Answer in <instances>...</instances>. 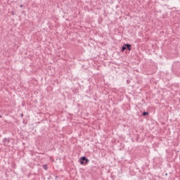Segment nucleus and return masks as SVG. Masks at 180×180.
I'll use <instances>...</instances> for the list:
<instances>
[{"label":"nucleus","mask_w":180,"mask_h":180,"mask_svg":"<svg viewBox=\"0 0 180 180\" xmlns=\"http://www.w3.org/2000/svg\"><path fill=\"white\" fill-rule=\"evenodd\" d=\"M79 161L81 165H84V164H88V162H89V160L85 156L80 158Z\"/></svg>","instance_id":"obj_1"},{"label":"nucleus","mask_w":180,"mask_h":180,"mask_svg":"<svg viewBox=\"0 0 180 180\" xmlns=\"http://www.w3.org/2000/svg\"><path fill=\"white\" fill-rule=\"evenodd\" d=\"M10 143H11V139H9V138H4L3 139V144L6 147H9L11 146V145H9Z\"/></svg>","instance_id":"obj_2"},{"label":"nucleus","mask_w":180,"mask_h":180,"mask_svg":"<svg viewBox=\"0 0 180 180\" xmlns=\"http://www.w3.org/2000/svg\"><path fill=\"white\" fill-rule=\"evenodd\" d=\"M125 47L129 51H131V44H125Z\"/></svg>","instance_id":"obj_3"},{"label":"nucleus","mask_w":180,"mask_h":180,"mask_svg":"<svg viewBox=\"0 0 180 180\" xmlns=\"http://www.w3.org/2000/svg\"><path fill=\"white\" fill-rule=\"evenodd\" d=\"M148 115H149L148 112H143L142 113V116H148Z\"/></svg>","instance_id":"obj_4"},{"label":"nucleus","mask_w":180,"mask_h":180,"mask_svg":"<svg viewBox=\"0 0 180 180\" xmlns=\"http://www.w3.org/2000/svg\"><path fill=\"white\" fill-rule=\"evenodd\" d=\"M42 168H44V169H45V171H47V169H48L47 165H42Z\"/></svg>","instance_id":"obj_5"},{"label":"nucleus","mask_w":180,"mask_h":180,"mask_svg":"<svg viewBox=\"0 0 180 180\" xmlns=\"http://www.w3.org/2000/svg\"><path fill=\"white\" fill-rule=\"evenodd\" d=\"M126 46H125V44H124V45L122 46V51H124V50H126Z\"/></svg>","instance_id":"obj_6"},{"label":"nucleus","mask_w":180,"mask_h":180,"mask_svg":"<svg viewBox=\"0 0 180 180\" xmlns=\"http://www.w3.org/2000/svg\"><path fill=\"white\" fill-rule=\"evenodd\" d=\"M20 8H23V5H20Z\"/></svg>","instance_id":"obj_7"},{"label":"nucleus","mask_w":180,"mask_h":180,"mask_svg":"<svg viewBox=\"0 0 180 180\" xmlns=\"http://www.w3.org/2000/svg\"><path fill=\"white\" fill-rule=\"evenodd\" d=\"M20 116H21V117H23V114H21Z\"/></svg>","instance_id":"obj_8"},{"label":"nucleus","mask_w":180,"mask_h":180,"mask_svg":"<svg viewBox=\"0 0 180 180\" xmlns=\"http://www.w3.org/2000/svg\"><path fill=\"white\" fill-rule=\"evenodd\" d=\"M1 117H2V115H0V119H1Z\"/></svg>","instance_id":"obj_9"}]
</instances>
